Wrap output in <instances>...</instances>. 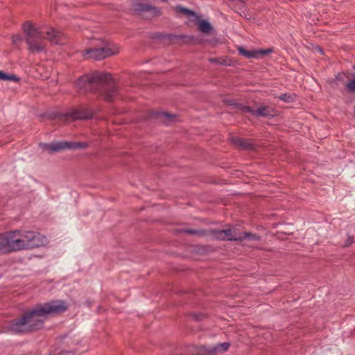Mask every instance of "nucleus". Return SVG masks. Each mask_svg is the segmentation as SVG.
Returning a JSON list of instances; mask_svg holds the SVG:
<instances>
[{"mask_svg":"<svg viewBox=\"0 0 355 355\" xmlns=\"http://www.w3.org/2000/svg\"><path fill=\"white\" fill-rule=\"evenodd\" d=\"M238 51L240 55L247 58H261L271 52H272V49L269 48L267 49H259L257 51H248L245 49L243 46H239L238 48Z\"/></svg>","mask_w":355,"mask_h":355,"instance_id":"nucleus-10","label":"nucleus"},{"mask_svg":"<svg viewBox=\"0 0 355 355\" xmlns=\"http://www.w3.org/2000/svg\"><path fill=\"white\" fill-rule=\"evenodd\" d=\"M14 250L33 249L47 243L46 236L35 231H12Z\"/></svg>","mask_w":355,"mask_h":355,"instance_id":"nucleus-4","label":"nucleus"},{"mask_svg":"<svg viewBox=\"0 0 355 355\" xmlns=\"http://www.w3.org/2000/svg\"><path fill=\"white\" fill-rule=\"evenodd\" d=\"M209 60L211 63H216L223 66L230 65V64L227 63V61L222 58H210Z\"/></svg>","mask_w":355,"mask_h":355,"instance_id":"nucleus-24","label":"nucleus"},{"mask_svg":"<svg viewBox=\"0 0 355 355\" xmlns=\"http://www.w3.org/2000/svg\"><path fill=\"white\" fill-rule=\"evenodd\" d=\"M232 105H234L238 110H239L242 113H251L253 115L254 109L249 106L244 105L240 103H232Z\"/></svg>","mask_w":355,"mask_h":355,"instance_id":"nucleus-19","label":"nucleus"},{"mask_svg":"<svg viewBox=\"0 0 355 355\" xmlns=\"http://www.w3.org/2000/svg\"><path fill=\"white\" fill-rule=\"evenodd\" d=\"M231 241H243V233H238L236 228H233Z\"/></svg>","mask_w":355,"mask_h":355,"instance_id":"nucleus-22","label":"nucleus"},{"mask_svg":"<svg viewBox=\"0 0 355 355\" xmlns=\"http://www.w3.org/2000/svg\"><path fill=\"white\" fill-rule=\"evenodd\" d=\"M23 29L26 34L25 41L28 46V50L31 52L40 53L45 50L46 46L43 40H49L55 44H60V33L54 29H51L44 33L30 21L24 24Z\"/></svg>","mask_w":355,"mask_h":355,"instance_id":"nucleus-3","label":"nucleus"},{"mask_svg":"<svg viewBox=\"0 0 355 355\" xmlns=\"http://www.w3.org/2000/svg\"><path fill=\"white\" fill-rule=\"evenodd\" d=\"M192 316L197 321L202 320L203 319V318H204V315L202 314H200V313H199V314L193 313V314H192Z\"/></svg>","mask_w":355,"mask_h":355,"instance_id":"nucleus-30","label":"nucleus"},{"mask_svg":"<svg viewBox=\"0 0 355 355\" xmlns=\"http://www.w3.org/2000/svg\"><path fill=\"white\" fill-rule=\"evenodd\" d=\"M245 239L252 240V241H259L261 237L256 234L250 232H243V241Z\"/></svg>","mask_w":355,"mask_h":355,"instance_id":"nucleus-21","label":"nucleus"},{"mask_svg":"<svg viewBox=\"0 0 355 355\" xmlns=\"http://www.w3.org/2000/svg\"><path fill=\"white\" fill-rule=\"evenodd\" d=\"M232 232L233 229L232 228L224 230V236L226 237L225 241H230L232 236Z\"/></svg>","mask_w":355,"mask_h":355,"instance_id":"nucleus-27","label":"nucleus"},{"mask_svg":"<svg viewBox=\"0 0 355 355\" xmlns=\"http://www.w3.org/2000/svg\"><path fill=\"white\" fill-rule=\"evenodd\" d=\"M230 343L225 342L222 343H218L216 346L209 348L207 351L209 353H213V352H225L228 350L230 347Z\"/></svg>","mask_w":355,"mask_h":355,"instance_id":"nucleus-14","label":"nucleus"},{"mask_svg":"<svg viewBox=\"0 0 355 355\" xmlns=\"http://www.w3.org/2000/svg\"><path fill=\"white\" fill-rule=\"evenodd\" d=\"M20 78L15 74H10L0 70V80L19 82Z\"/></svg>","mask_w":355,"mask_h":355,"instance_id":"nucleus-16","label":"nucleus"},{"mask_svg":"<svg viewBox=\"0 0 355 355\" xmlns=\"http://www.w3.org/2000/svg\"><path fill=\"white\" fill-rule=\"evenodd\" d=\"M95 114L93 110L88 107H83L80 109L70 112L66 114L60 115V120L68 121L70 119L72 120H85L92 119Z\"/></svg>","mask_w":355,"mask_h":355,"instance_id":"nucleus-7","label":"nucleus"},{"mask_svg":"<svg viewBox=\"0 0 355 355\" xmlns=\"http://www.w3.org/2000/svg\"><path fill=\"white\" fill-rule=\"evenodd\" d=\"M279 98L284 102H287V103H289V102H291L293 101V98L288 94H281L279 96Z\"/></svg>","mask_w":355,"mask_h":355,"instance_id":"nucleus-26","label":"nucleus"},{"mask_svg":"<svg viewBox=\"0 0 355 355\" xmlns=\"http://www.w3.org/2000/svg\"><path fill=\"white\" fill-rule=\"evenodd\" d=\"M275 114V110L270 106H261L253 111V116L255 117H272Z\"/></svg>","mask_w":355,"mask_h":355,"instance_id":"nucleus-12","label":"nucleus"},{"mask_svg":"<svg viewBox=\"0 0 355 355\" xmlns=\"http://www.w3.org/2000/svg\"><path fill=\"white\" fill-rule=\"evenodd\" d=\"M155 116L156 117H162V116L165 117V119L164 120V123H165L166 124H169L170 123L174 121V119H175L174 115L169 114V113H166V112H157L155 114Z\"/></svg>","mask_w":355,"mask_h":355,"instance_id":"nucleus-18","label":"nucleus"},{"mask_svg":"<svg viewBox=\"0 0 355 355\" xmlns=\"http://www.w3.org/2000/svg\"><path fill=\"white\" fill-rule=\"evenodd\" d=\"M40 146L49 153H55L65 149L85 148L88 145L85 142L58 141L51 144H40Z\"/></svg>","mask_w":355,"mask_h":355,"instance_id":"nucleus-5","label":"nucleus"},{"mask_svg":"<svg viewBox=\"0 0 355 355\" xmlns=\"http://www.w3.org/2000/svg\"><path fill=\"white\" fill-rule=\"evenodd\" d=\"M77 87L84 92L98 93L106 101L112 102L118 94V86L109 73L94 71L80 77Z\"/></svg>","mask_w":355,"mask_h":355,"instance_id":"nucleus-2","label":"nucleus"},{"mask_svg":"<svg viewBox=\"0 0 355 355\" xmlns=\"http://www.w3.org/2000/svg\"><path fill=\"white\" fill-rule=\"evenodd\" d=\"M12 234V231L0 234V252H15Z\"/></svg>","mask_w":355,"mask_h":355,"instance_id":"nucleus-8","label":"nucleus"},{"mask_svg":"<svg viewBox=\"0 0 355 355\" xmlns=\"http://www.w3.org/2000/svg\"><path fill=\"white\" fill-rule=\"evenodd\" d=\"M21 38L19 36L17 35V36H14L13 37V42L14 43H16L17 41L20 40Z\"/></svg>","mask_w":355,"mask_h":355,"instance_id":"nucleus-31","label":"nucleus"},{"mask_svg":"<svg viewBox=\"0 0 355 355\" xmlns=\"http://www.w3.org/2000/svg\"><path fill=\"white\" fill-rule=\"evenodd\" d=\"M175 10L177 12H179V13H182V14H184L187 16H193L195 17H196V16H198V15L196 14V12L191 10H189L187 8H184L182 6H176L175 7Z\"/></svg>","mask_w":355,"mask_h":355,"instance_id":"nucleus-17","label":"nucleus"},{"mask_svg":"<svg viewBox=\"0 0 355 355\" xmlns=\"http://www.w3.org/2000/svg\"><path fill=\"white\" fill-rule=\"evenodd\" d=\"M209 234L216 240L225 241L224 230L211 229L209 230Z\"/></svg>","mask_w":355,"mask_h":355,"instance_id":"nucleus-15","label":"nucleus"},{"mask_svg":"<svg viewBox=\"0 0 355 355\" xmlns=\"http://www.w3.org/2000/svg\"><path fill=\"white\" fill-rule=\"evenodd\" d=\"M65 343H66L69 346H70L69 343H70L71 345H73V344L74 343V342H73V341H71V340H70V341H66Z\"/></svg>","mask_w":355,"mask_h":355,"instance_id":"nucleus-32","label":"nucleus"},{"mask_svg":"<svg viewBox=\"0 0 355 355\" xmlns=\"http://www.w3.org/2000/svg\"><path fill=\"white\" fill-rule=\"evenodd\" d=\"M347 89L349 92H355V79L352 80L351 82L348 83L346 85Z\"/></svg>","mask_w":355,"mask_h":355,"instance_id":"nucleus-28","label":"nucleus"},{"mask_svg":"<svg viewBox=\"0 0 355 355\" xmlns=\"http://www.w3.org/2000/svg\"><path fill=\"white\" fill-rule=\"evenodd\" d=\"M157 37H159V38H167L171 42H177L178 40H179L180 39H183V38L186 37V36L183 35H178L171 34V35H163V36H157Z\"/></svg>","mask_w":355,"mask_h":355,"instance_id":"nucleus-20","label":"nucleus"},{"mask_svg":"<svg viewBox=\"0 0 355 355\" xmlns=\"http://www.w3.org/2000/svg\"><path fill=\"white\" fill-rule=\"evenodd\" d=\"M85 51L86 55L96 60H101L118 53L117 51L113 50L107 44H104L98 48H89Z\"/></svg>","mask_w":355,"mask_h":355,"instance_id":"nucleus-6","label":"nucleus"},{"mask_svg":"<svg viewBox=\"0 0 355 355\" xmlns=\"http://www.w3.org/2000/svg\"><path fill=\"white\" fill-rule=\"evenodd\" d=\"M354 69H355V63H354Z\"/></svg>","mask_w":355,"mask_h":355,"instance_id":"nucleus-33","label":"nucleus"},{"mask_svg":"<svg viewBox=\"0 0 355 355\" xmlns=\"http://www.w3.org/2000/svg\"><path fill=\"white\" fill-rule=\"evenodd\" d=\"M68 309V304L63 300H51L40 304L27 310L20 317L10 321L8 329L15 334H27L36 331L43 327L48 316L63 313Z\"/></svg>","mask_w":355,"mask_h":355,"instance_id":"nucleus-1","label":"nucleus"},{"mask_svg":"<svg viewBox=\"0 0 355 355\" xmlns=\"http://www.w3.org/2000/svg\"><path fill=\"white\" fill-rule=\"evenodd\" d=\"M132 8L135 12L141 13L143 12H148L153 16L157 17L161 15V12L157 7L153 6L148 3L141 2H135L132 4Z\"/></svg>","mask_w":355,"mask_h":355,"instance_id":"nucleus-9","label":"nucleus"},{"mask_svg":"<svg viewBox=\"0 0 355 355\" xmlns=\"http://www.w3.org/2000/svg\"><path fill=\"white\" fill-rule=\"evenodd\" d=\"M196 23L198 26V30L202 32V33H209L212 29L213 27L211 26V24L207 21V20L200 19V17L199 15L196 16Z\"/></svg>","mask_w":355,"mask_h":355,"instance_id":"nucleus-13","label":"nucleus"},{"mask_svg":"<svg viewBox=\"0 0 355 355\" xmlns=\"http://www.w3.org/2000/svg\"><path fill=\"white\" fill-rule=\"evenodd\" d=\"M230 142L236 147L243 150H254V145L248 139L240 138L236 137H231Z\"/></svg>","mask_w":355,"mask_h":355,"instance_id":"nucleus-11","label":"nucleus"},{"mask_svg":"<svg viewBox=\"0 0 355 355\" xmlns=\"http://www.w3.org/2000/svg\"><path fill=\"white\" fill-rule=\"evenodd\" d=\"M78 349L77 347H71L69 349H64L60 351L58 355H75Z\"/></svg>","mask_w":355,"mask_h":355,"instance_id":"nucleus-23","label":"nucleus"},{"mask_svg":"<svg viewBox=\"0 0 355 355\" xmlns=\"http://www.w3.org/2000/svg\"><path fill=\"white\" fill-rule=\"evenodd\" d=\"M182 232L188 234L205 235V231L201 230L185 229Z\"/></svg>","mask_w":355,"mask_h":355,"instance_id":"nucleus-25","label":"nucleus"},{"mask_svg":"<svg viewBox=\"0 0 355 355\" xmlns=\"http://www.w3.org/2000/svg\"><path fill=\"white\" fill-rule=\"evenodd\" d=\"M353 242H354L353 236H349L348 239L345 241V243L344 246L345 247H348V246L351 245L353 243Z\"/></svg>","mask_w":355,"mask_h":355,"instance_id":"nucleus-29","label":"nucleus"}]
</instances>
